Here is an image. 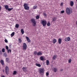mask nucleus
Returning <instances> with one entry per match:
<instances>
[{"label":"nucleus","instance_id":"f257e3e1","mask_svg":"<svg viewBox=\"0 0 77 77\" xmlns=\"http://www.w3.org/2000/svg\"><path fill=\"white\" fill-rule=\"evenodd\" d=\"M44 71H45V70H44V68H40L38 70V72L39 74H41V75H44Z\"/></svg>","mask_w":77,"mask_h":77},{"label":"nucleus","instance_id":"f03ea898","mask_svg":"<svg viewBox=\"0 0 77 77\" xmlns=\"http://www.w3.org/2000/svg\"><path fill=\"white\" fill-rule=\"evenodd\" d=\"M66 12L67 15H70V14L72 13V11L69 8H67L66 9Z\"/></svg>","mask_w":77,"mask_h":77},{"label":"nucleus","instance_id":"7ed1b4c3","mask_svg":"<svg viewBox=\"0 0 77 77\" xmlns=\"http://www.w3.org/2000/svg\"><path fill=\"white\" fill-rule=\"evenodd\" d=\"M23 6L25 10H29V7L28 6V5L27 3H25Z\"/></svg>","mask_w":77,"mask_h":77},{"label":"nucleus","instance_id":"20e7f679","mask_svg":"<svg viewBox=\"0 0 77 77\" xmlns=\"http://www.w3.org/2000/svg\"><path fill=\"white\" fill-rule=\"evenodd\" d=\"M41 23L42 24L43 26L45 27V26L47 24V21H46L45 20H41Z\"/></svg>","mask_w":77,"mask_h":77},{"label":"nucleus","instance_id":"39448f33","mask_svg":"<svg viewBox=\"0 0 77 77\" xmlns=\"http://www.w3.org/2000/svg\"><path fill=\"white\" fill-rule=\"evenodd\" d=\"M32 23V25L33 26H35L36 24V22L34 19H32L31 20Z\"/></svg>","mask_w":77,"mask_h":77},{"label":"nucleus","instance_id":"423d86ee","mask_svg":"<svg viewBox=\"0 0 77 77\" xmlns=\"http://www.w3.org/2000/svg\"><path fill=\"white\" fill-rule=\"evenodd\" d=\"M27 45L25 43H24L23 44V50H24L25 51L26 50V49H27Z\"/></svg>","mask_w":77,"mask_h":77},{"label":"nucleus","instance_id":"0eeeda50","mask_svg":"<svg viewBox=\"0 0 77 77\" xmlns=\"http://www.w3.org/2000/svg\"><path fill=\"white\" fill-rule=\"evenodd\" d=\"M5 72L6 74H9V68H8V67L6 66L5 68Z\"/></svg>","mask_w":77,"mask_h":77},{"label":"nucleus","instance_id":"6e6552de","mask_svg":"<svg viewBox=\"0 0 77 77\" xmlns=\"http://www.w3.org/2000/svg\"><path fill=\"white\" fill-rule=\"evenodd\" d=\"M71 39L69 37L66 38H65L64 40L65 41H66V42H68V41H70Z\"/></svg>","mask_w":77,"mask_h":77},{"label":"nucleus","instance_id":"1a4fd4ad","mask_svg":"<svg viewBox=\"0 0 77 77\" xmlns=\"http://www.w3.org/2000/svg\"><path fill=\"white\" fill-rule=\"evenodd\" d=\"M57 20V17H54L52 19V21H56Z\"/></svg>","mask_w":77,"mask_h":77},{"label":"nucleus","instance_id":"9d476101","mask_svg":"<svg viewBox=\"0 0 77 77\" xmlns=\"http://www.w3.org/2000/svg\"><path fill=\"white\" fill-rule=\"evenodd\" d=\"M37 56H41L42 55V53L41 52H38L37 53Z\"/></svg>","mask_w":77,"mask_h":77},{"label":"nucleus","instance_id":"9b49d317","mask_svg":"<svg viewBox=\"0 0 77 77\" xmlns=\"http://www.w3.org/2000/svg\"><path fill=\"white\" fill-rule=\"evenodd\" d=\"M26 40H27V41H28V42H30V39H29V37H28L27 36H26Z\"/></svg>","mask_w":77,"mask_h":77},{"label":"nucleus","instance_id":"f8f14e48","mask_svg":"<svg viewBox=\"0 0 77 77\" xmlns=\"http://www.w3.org/2000/svg\"><path fill=\"white\" fill-rule=\"evenodd\" d=\"M35 65L37 66H38V67H41V65L40 64L36 63L35 64Z\"/></svg>","mask_w":77,"mask_h":77},{"label":"nucleus","instance_id":"ddd939ff","mask_svg":"<svg viewBox=\"0 0 77 77\" xmlns=\"http://www.w3.org/2000/svg\"><path fill=\"white\" fill-rule=\"evenodd\" d=\"M56 58H57V55H54L53 57V59H54H54H56Z\"/></svg>","mask_w":77,"mask_h":77},{"label":"nucleus","instance_id":"4468645a","mask_svg":"<svg viewBox=\"0 0 77 77\" xmlns=\"http://www.w3.org/2000/svg\"><path fill=\"white\" fill-rule=\"evenodd\" d=\"M58 42L59 44H61V42H62V40L61 39V38L58 39Z\"/></svg>","mask_w":77,"mask_h":77},{"label":"nucleus","instance_id":"2eb2a0df","mask_svg":"<svg viewBox=\"0 0 77 77\" xmlns=\"http://www.w3.org/2000/svg\"><path fill=\"white\" fill-rule=\"evenodd\" d=\"M5 8L6 9V10H8V9L9 8V6L8 5H5Z\"/></svg>","mask_w":77,"mask_h":77},{"label":"nucleus","instance_id":"dca6fc26","mask_svg":"<svg viewBox=\"0 0 77 77\" xmlns=\"http://www.w3.org/2000/svg\"><path fill=\"white\" fill-rule=\"evenodd\" d=\"M53 71L54 72H56L57 71V69L56 68H54L53 69Z\"/></svg>","mask_w":77,"mask_h":77},{"label":"nucleus","instance_id":"f3484780","mask_svg":"<svg viewBox=\"0 0 77 77\" xmlns=\"http://www.w3.org/2000/svg\"><path fill=\"white\" fill-rule=\"evenodd\" d=\"M70 4V6H73V5H74V2L73 1H71Z\"/></svg>","mask_w":77,"mask_h":77},{"label":"nucleus","instance_id":"a211bd4d","mask_svg":"<svg viewBox=\"0 0 77 77\" xmlns=\"http://www.w3.org/2000/svg\"><path fill=\"white\" fill-rule=\"evenodd\" d=\"M22 69L23 70V71H24L25 72H26V68L25 67H23L22 68Z\"/></svg>","mask_w":77,"mask_h":77},{"label":"nucleus","instance_id":"6ab92c4d","mask_svg":"<svg viewBox=\"0 0 77 77\" xmlns=\"http://www.w3.org/2000/svg\"><path fill=\"white\" fill-rule=\"evenodd\" d=\"M0 62L2 65H4V61H3V60H1L0 61Z\"/></svg>","mask_w":77,"mask_h":77},{"label":"nucleus","instance_id":"aec40b11","mask_svg":"<svg viewBox=\"0 0 77 77\" xmlns=\"http://www.w3.org/2000/svg\"><path fill=\"white\" fill-rule=\"evenodd\" d=\"M49 64H50V63L49 62V60H46V65H49Z\"/></svg>","mask_w":77,"mask_h":77},{"label":"nucleus","instance_id":"412c9836","mask_svg":"<svg viewBox=\"0 0 77 77\" xmlns=\"http://www.w3.org/2000/svg\"><path fill=\"white\" fill-rule=\"evenodd\" d=\"M18 41L19 43H21V42H22V40H21V38H18Z\"/></svg>","mask_w":77,"mask_h":77},{"label":"nucleus","instance_id":"4be33fe9","mask_svg":"<svg viewBox=\"0 0 77 77\" xmlns=\"http://www.w3.org/2000/svg\"><path fill=\"white\" fill-rule=\"evenodd\" d=\"M53 44H55L56 42V40L55 39H54L53 41Z\"/></svg>","mask_w":77,"mask_h":77},{"label":"nucleus","instance_id":"5701e85b","mask_svg":"<svg viewBox=\"0 0 77 77\" xmlns=\"http://www.w3.org/2000/svg\"><path fill=\"white\" fill-rule=\"evenodd\" d=\"M21 33H22V34H24V30L23 29H22L21 30Z\"/></svg>","mask_w":77,"mask_h":77},{"label":"nucleus","instance_id":"b1692460","mask_svg":"<svg viewBox=\"0 0 77 77\" xmlns=\"http://www.w3.org/2000/svg\"><path fill=\"white\" fill-rule=\"evenodd\" d=\"M19 27V25L18 24H16L15 25V27L16 28H18Z\"/></svg>","mask_w":77,"mask_h":77},{"label":"nucleus","instance_id":"393cba45","mask_svg":"<svg viewBox=\"0 0 77 77\" xmlns=\"http://www.w3.org/2000/svg\"><path fill=\"white\" fill-rule=\"evenodd\" d=\"M15 34V32H13L12 33V34H11V36H14V35Z\"/></svg>","mask_w":77,"mask_h":77},{"label":"nucleus","instance_id":"a878e982","mask_svg":"<svg viewBox=\"0 0 77 77\" xmlns=\"http://www.w3.org/2000/svg\"><path fill=\"white\" fill-rule=\"evenodd\" d=\"M3 55H4V56H5V57H6V56H7V54L6 53H4Z\"/></svg>","mask_w":77,"mask_h":77},{"label":"nucleus","instance_id":"bb28decb","mask_svg":"<svg viewBox=\"0 0 77 77\" xmlns=\"http://www.w3.org/2000/svg\"><path fill=\"white\" fill-rule=\"evenodd\" d=\"M17 74L16 71H15L13 72V75H15V74Z\"/></svg>","mask_w":77,"mask_h":77},{"label":"nucleus","instance_id":"cd10ccee","mask_svg":"<svg viewBox=\"0 0 77 77\" xmlns=\"http://www.w3.org/2000/svg\"><path fill=\"white\" fill-rule=\"evenodd\" d=\"M12 9H13V8H8L7 9L8 11H11Z\"/></svg>","mask_w":77,"mask_h":77},{"label":"nucleus","instance_id":"c85d7f7f","mask_svg":"<svg viewBox=\"0 0 77 77\" xmlns=\"http://www.w3.org/2000/svg\"><path fill=\"white\" fill-rule=\"evenodd\" d=\"M7 51L8 53H9V52L10 53H11V50L10 49H8V50H7Z\"/></svg>","mask_w":77,"mask_h":77},{"label":"nucleus","instance_id":"c756f323","mask_svg":"<svg viewBox=\"0 0 77 77\" xmlns=\"http://www.w3.org/2000/svg\"><path fill=\"white\" fill-rule=\"evenodd\" d=\"M2 52H3V53L5 52V48H2Z\"/></svg>","mask_w":77,"mask_h":77},{"label":"nucleus","instance_id":"7c9ffc66","mask_svg":"<svg viewBox=\"0 0 77 77\" xmlns=\"http://www.w3.org/2000/svg\"><path fill=\"white\" fill-rule=\"evenodd\" d=\"M71 61H72V60H71V59H69L68 60L69 63H71Z\"/></svg>","mask_w":77,"mask_h":77},{"label":"nucleus","instance_id":"2f4dec72","mask_svg":"<svg viewBox=\"0 0 77 77\" xmlns=\"http://www.w3.org/2000/svg\"><path fill=\"white\" fill-rule=\"evenodd\" d=\"M5 60H6V62H9V58H6Z\"/></svg>","mask_w":77,"mask_h":77},{"label":"nucleus","instance_id":"473e14b6","mask_svg":"<svg viewBox=\"0 0 77 77\" xmlns=\"http://www.w3.org/2000/svg\"><path fill=\"white\" fill-rule=\"evenodd\" d=\"M40 60H44V58H43V57H40Z\"/></svg>","mask_w":77,"mask_h":77},{"label":"nucleus","instance_id":"72a5a7b5","mask_svg":"<svg viewBox=\"0 0 77 77\" xmlns=\"http://www.w3.org/2000/svg\"><path fill=\"white\" fill-rule=\"evenodd\" d=\"M47 26H50V22H48L47 24Z\"/></svg>","mask_w":77,"mask_h":77},{"label":"nucleus","instance_id":"f704fd0d","mask_svg":"<svg viewBox=\"0 0 77 77\" xmlns=\"http://www.w3.org/2000/svg\"><path fill=\"white\" fill-rule=\"evenodd\" d=\"M38 53H37V52L36 51H35L34 52V55H37Z\"/></svg>","mask_w":77,"mask_h":77},{"label":"nucleus","instance_id":"c9c22d12","mask_svg":"<svg viewBox=\"0 0 77 77\" xmlns=\"http://www.w3.org/2000/svg\"><path fill=\"white\" fill-rule=\"evenodd\" d=\"M36 20L38 19L39 18V16H37L36 17Z\"/></svg>","mask_w":77,"mask_h":77},{"label":"nucleus","instance_id":"e433bc0d","mask_svg":"<svg viewBox=\"0 0 77 77\" xmlns=\"http://www.w3.org/2000/svg\"><path fill=\"white\" fill-rule=\"evenodd\" d=\"M37 8V6H34L33 7V9H36Z\"/></svg>","mask_w":77,"mask_h":77},{"label":"nucleus","instance_id":"4c0bfd02","mask_svg":"<svg viewBox=\"0 0 77 77\" xmlns=\"http://www.w3.org/2000/svg\"><path fill=\"white\" fill-rule=\"evenodd\" d=\"M5 48L6 50H8L9 49V47H8V46H6L5 47Z\"/></svg>","mask_w":77,"mask_h":77},{"label":"nucleus","instance_id":"58836bf2","mask_svg":"<svg viewBox=\"0 0 77 77\" xmlns=\"http://www.w3.org/2000/svg\"><path fill=\"white\" fill-rule=\"evenodd\" d=\"M46 74V75L47 77V76H48V75H49V73H48V72H47Z\"/></svg>","mask_w":77,"mask_h":77},{"label":"nucleus","instance_id":"ea45409f","mask_svg":"<svg viewBox=\"0 0 77 77\" xmlns=\"http://www.w3.org/2000/svg\"><path fill=\"white\" fill-rule=\"evenodd\" d=\"M43 15L44 17H46L47 16V14L46 13H43Z\"/></svg>","mask_w":77,"mask_h":77},{"label":"nucleus","instance_id":"a19ab883","mask_svg":"<svg viewBox=\"0 0 77 77\" xmlns=\"http://www.w3.org/2000/svg\"><path fill=\"white\" fill-rule=\"evenodd\" d=\"M5 42H6V43H8V40H7L6 39H5Z\"/></svg>","mask_w":77,"mask_h":77},{"label":"nucleus","instance_id":"79ce46f5","mask_svg":"<svg viewBox=\"0 0 77 77\" xmlns=\"http://www.w3.org/2000/svg\"><path fill=\"white\" fill-rule=\"evenodd\" d=\"M64 12H65L64 11H61V14H63V13H64Z\"/></svg>","mask_w":77,"mask_h":77},{"label":"nucleus","instance_id":"37998d69","mask_svg":"<svg viewBox=\"0 0 77 77\" xmlns=\"http://www.w3.org/2000/svg\"><path fill=\"white\" fill-rule=\"evenodd\" d=\"M2 51H0V54H2Z\"/></svg>","mask_w":77,"mask_h":77},{"label":"nucleus","instance_id":"c03bdc74","mask_svg":"<svg viewBox=\"0 0 77 77\" xmlns=\"http://www.w3.org/2000/svg\"><path fill=\"white\" fill-rule=\"evenodd\" d=\"M1 9H2V7L0 6V11H1Z\"/></svg>","mask_w":77,"mask_h":77},{"label":"nucleus","instance_id":"a18cd8bd","mask_svg":"<svg viewBox=\"0 0 77 77\" xmlns=\"http://www.w3.org/2000/svg\"><path fill=\"white\" fill-rule=\"evenodd\" d=\"M60 5H61V6H62V5H63V3H61Z\"/></svg>","mask_w":77,"mask_h":77},{"label":"nucleus","instance_id":"49530a36","mask_svg":"<svg viewBox=\"0 0 77 77\" xmlns=\"http://www.w3.org/2000/svg\"><path fill=\"white\" fill-rule=\"evenodd\" d=\"M60 71H63V69H61L60 70Z\"/></svg>","mask_w":77,"mask_h":77},{"label":"nucleus","instance_id":"de8ad7c7","mask_svg":"<svg viewBox=\"0 0 77 77\" xmlns=\"http://www.w3.org/2000/svg\"><path fill=\"white\" fill-rule=\"evenodd\" d=\"M2 71H3V72H4L5 71V70H4V69H2Z\"/></svg>","mask_w":77,"mask_h":77},{"label":"nucleus","instance_id":"09e8293b","mask_svg":"<svg viewBox=\"0 0 77 77\" xmlns=\"http://www.w3.org/2000/svg\"><path fill=\"white\" fill-rule=\"evenodd\" d=\"M1 77H5V76L3 75Z\"/></svg>","mask_w":77,"mask_h":77},{"label":"nucleus","instance_id":"8fccbe9b","mask_svg":"<svg viewBox=\"0 0 77 77\" xmlns=\"http://www.w3.org/2000/svg\"><path fill=\"white\" fill-rule=\"evenodd\" d=\"M76 2H77V0H76Z\"/></svg>","mask_w":77,"mask_h":77}]
</instances>
